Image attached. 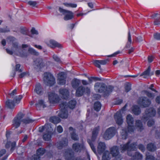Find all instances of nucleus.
Returning <instances> with one entry per match:
<instances>
[{"mask_svg":"<svg viewBox=\"0 0 160 160\" xmlns=\"http://www.w3.org/2000/svg\"><path fill=\"white\" fill-rule=\"evenodd\" d=\"M148 149L150 151H154L156 149V147L152 143L149 144L147 146Z\"/></svg>","mask_w":160,"mask_h":160,"instance_id":"obj_43","label":"nucleus"},{"mask_svg":"<svg viewBox=\"0 0 160 160\" xmlns=\"http://www.w3.org/2000/svg\"><path fill=\"white\" fill-rule=\"evenodd\" d=\"M17 90L16 89L14 90L11 93H10V95L11 97H12L15 94H16Z\"/></svg>","mask_w":160,"mask_h":160,"instance_id":"obj_63","label":"nucleus"},{"mask_svg":"<svg viewBox=\"0 0 160 160\" xmlns=\"http://www.w3.org/2000/svg\"><path fill=\"white\" fill-rule=\"evenodd\" d=\"M28 4L33 7L35 6L37 4V3L35 1H30L28 2Z\"/></svg>","mask_w":160,"mask_h":160,"instance_id":"obj_55","label":"nucleus"},{"mask_svg":"<svg viewBox=\"0 0 160 160\" xmlns=\"http://www.w3.org/2000/svg\"><path fill=\"white\" fill-rule=\"evenodd\" d=\"M12 50L8 49H6V50L7 53L10 55L13 54L19 55L22 56V55L20 52V49L18 47L17 43H14L12 44Z\"/></svg>","mask_w":160,"mask_h":160,"instance_id":"obj_8","label":"nucleus"},{"mask_svg":"<svg viewBox=\"0 0 160 160\" xmlns=\"http://www.w3.org/2000/svg\"><path fill=\"white\" fill-rule=\"evenodd\" d=\"M130 142H128L127 144H125L122 145H121V150L122 152H124L126 150H127L128 152V154L129 156H132V155L130 154L129 152V151H133L135 150L136 146V144L135 143H133L130 146H129Z\"/></svg>","mask_w":160,"mask_h":160,"instance_id":"obj_7","label":"nucleus"},{"mask_svg":"<svg viewBox=\"0 0 160 160\" xmlns=\"http://www.w3.org/2000/svg\"><path fill=\"white\" fill-rule=\"evenodd\" d=\"M23 114L22 113L19 114L18 116L14 118L12 122V124L14 127L17 128L18 127L21 121H22V118Z\"/></svg>","mask_w":160,"mask_h":160,"instance_id":"obj_15","label":"nucleus"},{"mask_svg":"<svg viewBox=\"0 0 160 160\" xmlns=\"http://www.w3.org/2000/svg\"><path fill=\"white\" fill-rule=\"evenodd\" d=\"M22 98V96L21 95H19L18 96H15L14 98L13 102L15 104H18L19 102Z\"/></svg>","mask_w":160,"mask_h":160,"instance_id":"obj_36","label":"nucleus"},{"mask_svg":"<svg viewBox=\"0 0 160 160\" xmlns=\"http://www.w3.org/2000/svg\"><path fill=\"white\" fill-rule=\"evenodd\" d=\"M52 130L51 127H50V128L46 132L44 133L43 135V138L44 140L48 141L50 140Z\"/></svg>","mask_w":160,"mask_h":160,"instance_id":"obj_21","label":"nucleus"},{"mask_svg":"<svg viewBox=\"0 0 160 160\" xmlns=\"http://www.w3.org/2000/svg\"><path fill=\"white\" fill-rule=\"evenodd\" d=\"M67 77L66 74L64 72H61L58 74L57 82L61 85L64 84L66 83V78Z\"/></svg>","mask_w":160,"mask_h":160,"instance_id":"obj_16","label":"nucleus"},{"mask_svg":"<svg viewBox=\"0 0 160 160\" xmlns=\"http://www.w3.org/2000/svg\"><path fill=\"white\" fill-rule=\"evenodd\" d=\"M67 140L66 139L64 141L57 142L56 144V146L58 149H61L63 147L67 146Z\"/></svg>","mask_w":160,"mask_h":160,"instance_id":"obj_23","label":"nucleus"},{"mask_svg":"<svg viewBox=\"0 0 160 160\" xmlns=\"http://www.w3.org/2000/svg\"><path fill=\"white\" fill-rule=\"evenodd\" d=\"M155 114V111L152 108H151L148 110H147L142 117V120L144 122H146L149 119L148 122V125L149 127H151L153 124L154 122L152 119L150 118L154 116Z\"/></svg>","mask_w":160,"mask_h":160,"instance_id":"obj_2","label":"nucleus"},{"mask_svg":"<svg viewBox=\"0 0 160 160\" xmlns=\"http://www.w3.org/2000/svg\"><path fill=\"white\" fill-rule=\"evenodd\" d=\"M110 154L108 151H105L103 154L102 160H109L111 158Z\"/></svg>","mask_w":160,"mask_h":160,"instance_id":"obj_34","label":"nucleus"},{"mask_svg":"<svg viewBox=\"0 0 160 160\" xmlns=\"http://www.w3.org/2000/svg\"><path fill=\"white\" fill-rule=\"evenodd\" d=\"M122 110L118 111L114 115V119L116 123L119 125L122 124L123 122L122 112Z\"/></svg>","mask_w":160,"mask_h":160,"instance_id":"obj_13","label":"nucleus"},{"mask_svg":"<svg viewBox=\"0 0 160 160\" xmlns=\"http://www.w3.org/2000/svg\"><path fill=\"white\" fill-rule=\"evenodd\" d=\"M50 127H51L50 125H45L44 126L40 127L39 128V131L40 132H42L43 130H46L47 131L50 128Z\"/></svg>","mask_w":160,"mask_h":160,"instance_id":"obj_42","label":"nucleus"},{"mask_svg":"<svg viewBox=\"0 0 160 160\" xmlns=\"http://www.w3.org/2000/svg\"><path fill=\"white\" fill-rule=\"evenodd\" d=\"M138 102L140 106L143 107H148L151 104V101L145 97H140Z\"/></svg>","mask_w":160,"mask_h":160,"instance_id":"obj_14","label":"nucleus"},{"mask_svg":"<svg viewBox=\"0 0 160 160\" xmlns=\"http://www.w3.org/2000/svg\"><path fill=\"white\" fill-rule=\"evenodd\" d=\"M95 65L98 68H101L100 63L99 60H96L94 61Z\"/></svg>","mask_w":160,"mask_h":160,"instance_id":"obj_50","label":"nucleus"},{"mask_svg":"<svg viewBox=\"0 0 160 160\" xmlns=\"http://www.w3.org/2000/svg\"><path fill=\"white\" fill-rule=\"evenodd\" d=\"M106 145L104 142H100L98 146V151L99 154H101L105 150Z\"/></svg>","mask_w":160,"mask_h":160,"instance_id":"obj_22","label":"nucleus"},{"mask_svg":"<svg viewBox=\"0 0 160 160\" xmlns=\"http://www.w3.org/2000/svg\"><path fill=\"white\" fill-rule=\"evenodd\" d=\"M53 59L57 62H59L60 61L59 58L56 55H54L53 56Z\"/></svg>","mask_w":160,"mask_h":160,"instance_id":"obj_56","label":"nucleus"},{"mask_svg":"<svg viewBox=\"0 0 160 160\" xmlns=\"http://www.w3.org/2000/svg\"><path fill=\"white\" fill-rule=\"evenodd\" d=\"M69 130L71 134L72 139L74 140H77L78 139V137L74 132V129L72 127H70Z\"/></svg>","mask_w":160,"mask_h":160,"instance_id":"obj_28","label":"nucleus"},{"mask_svg":"<svg viewBox=\"0 0 160 160\" xmlns=\"http://www.w3.org/2000/svg\"><path fill=\"white\" fill-rule=\"evenodd\" d=\"M154 59V57L153 56H148V62L151 63V62Z\"/></svg>","mask_w":160,"mask_h":160,"instance_id":"obj_60","label":"nucleus"},{"mask_svg":"<svg viewBox=\"0 0 160 160\" xmlns=\"http://www.w3.org/2000/svg\"><path fill=\"white\" fill-rule=\"evenodd\" d=\"M34 91L38 94H41L43 91L41 87V85L39 83H38L36 84Z\"/></svg>","mask_w":160,"mask_h":160,"instance_id":"obj_26","label":"nucleus"},{"mask_svg":"<svg viewBox=\"0 0 160 160\" xmlns=\"http://www.w3.org/2000/svg\"><path fill=\"white\" fill-rule=\"evenodd\" d=\"M138 148L140 150L142 151L144 150V148L143 145L142 144L139 145L138 146Z\"/></svg>","mask_w":160,"mask_h":160,"instance_id":"obj_64","label":"nucleus"},{"mask_svg":"<svg viewBox=\"0 0 160 160\" xmlns=\"http://www.w3.org/2000/svg\"><path fill=\"white\" fill-rule=\"evenodd\" d=\"M154 158L153 156L148 155V154H146V160H154Z\"/></svg>","mask_w":160,"mask_h":160,"instance_id":"obj_52","label":"nucleus"},{"mask_svg":"<svg viewBox=\"0 0 160 160\" xmlns=\"http://www.w3.org/2000/svg\"><path fill=\"white\" fill-rule=\"evenodd\" d=\"M133 157L134 159H139L142 158V155L138 152H136L135 154L133 156Z\"/></svg>","mask_w":160,"mask_h":160,"instance_id":"obj_44","label":"nucleus"},{"mask_svg":"<svg viewBox=\"0 0 160 160\" xmlns=\"http://www.w3.org/2000/svg\"><path fill=\"white\" fill-rule=\"evenodd\" d=\"M61 110L58 113L59 116L62 118H67L68 116V112L66 108L68 107L66 102H61L59 104Z\"/></svg>","mask_w":160,"mask_h":160,"instance_id":"obj_4","label":"nucleus"},{"mask_svg":"<svg viewBox=\"0 0 160 160\" xmlns=\"http://www.w3.org/2000/svg\"><path fill=\"white\" fill-rule=\"evenodd\" d=\"M133 112L136 115L139 114L141 112L140 108L137 106H134L132 108Z\"/></svg>","mask_w":160,"mask_h":160,"instance_id":"obj_32","label":"nucleus"},{"mask_svg":"<svg viewBox=\"0 0 160 160\" xmlns=\"http://www.w3.org/2000/svg\"><path fill=\"white\" fill-rule=\"evenodd\" d=\"M132 41L131 40V35H130V32L129 31L128 33V41L126 45V47L127 48H129L132 43Z\"/></svg>","mask_w":160,"mask_h":160,"instance_id":"obj_41","label":"nucleus"},{"mask_svg":"<svg viewBox=\"0 0 160 160\" xmlns=\"http://www.w3.org/2000/svg\"><path fill=\"white\" fill-rule=\"evenodd\" d=\"M22 48L25 50L26 48H28V52L31 54L35 55H38L39 53L36 51L33 48L30 47L29 45L27 44H22Z\"/></svg>","mask_w":160,"mask_h":160,"instance_id":"obj_20","label":"nucleus"},{"mask_svg":"<svg viewBox=\"0 0 160 160\" xmlns=\"http://www.w3.org/2000/svg\"><path fill=\"white\" fill-rule=\"evenodd\" d=\"M6 105L8 108L12 109L14 108L15 104L11 100L8 99L6 102Z\"/></svg>","mask_w":160,"mask_h":160,"instance_id":"obj_24","label":"nucleus"},{"mask_svg":"<svg viewBox=\"0 0 160 160\" xmlns=\"http://www.w3.org/2000/svg\"><path fill=\"white\" fill-rule=\"evenodd\" d=\"M88 143H89L91 147V148H92V150L93 151V152L95 153H96V151H95V149L93 145V144L92 143V142H90V140H88Z\"/></svg>","mask_w":160,"mask_h":160,"instance_id":"obj_53","label":"nucleus"},{"mask_svg":"<svg viewBox=\"0 0 160 160\" xmlns=\"http://www.w3.org/2000/svg\"><path fill=\"white\" fill-rule=\"evenodd\" d=\"M154 37L155 39L160 40V33H156L154 35Z\"/></svg>","mask_w":160,"mask_h":160,"instance_id":"obj_58","label":"nucleus"},{"mask_svg":"<svg viewBox=\"0 0 160 160\" xmlns=\"http://www.w3.org/2000/svg\"><path fill=\"white\" fill-rule=\"evenodd\" d=\"M99 130V127H98L95 128L92 132V140L93 141L96 139V136Z\"/></svg>","mask_w":160,"mask_h":160,"instance_id":"obj_27","label":"nucleus"},{"mask_svg":"<svg viewBox=\"0 0 160 160\" xmlns=\"http://www.w3.org/2000/svg\"><path fill=\"white\" fill-rule=\"evenodd\" d=\"M6 151L5 149H2L0 151V157L2 156L3 154L6 153Z\"/></svg>","mask_w":160,"mask_h":160,"instance_id":"obj_62","label":"nucleus"},{"mask_svg":"<svg viewBox=\"0 0 160 160\" xmlns=\"http://www.w3.org/2000/svg\"><path fill=\"white\" fill-rule=\"evenodd\" d=\"M101 105L99 102H96L95 103L94 105V108L95 110L98 111L101 109Z\"/></svg>","mask_w":160,"mask_h":160,"instance_id":"obj_39","label":"nucleus"},{"mask_svg":"<svg viewBox=\"0 0 160 160\" xmlns=\"http://www.w3.org/2000/svg\"><path fill=\"white\" fill-rule=\"evenodd\" d=\"M46 43L48 46L52 48H54L57 47L61 48H62V46L61 44L54 40H50L47 41Z\"/></svg>","mask_w":160,"mask_h":160,"instance_id":"obj_17","label":"nucleus"},{"mask_svg":"<svg viewBox=\"0 0 160 160\" xmlns=\"http://www.w3.org/2000/svg\"><path fill=\"white\" fill-rule=\"evenodd\" d=\"M36 64L38 67L42 68L45 66V62L42 59H38L37 61Z\"/></svg>","mask_w":160,"mask_h":160,"instance_id":"obj_33","label":"nucleus"},{"mask_svg":"<svg viewBox=\"0 0 160 160\" xmlns=\"http://www.w3.org/2000/svg\"><path fill=\"white\" fill-rule=\"evenodd\" d=\"M117 132V130L115 128H109L106 130L103 137L106 140H109L113 137Z\"/></svg>","mask_w":160,"mask_h":160,"instance_id":"obj_5","label":"nucleus"},{"mask_svg":"<svg viewBox=\"0 0 160 160\" xmlns=\"http://www.w3.org/2000/svg\"><path fill=\"white\" fill-rule=\"evenodd\" d=\"M36 107L39 108L41 107H42L43 108L44 107V104L43 101L42 100H38V102L36 104Z\"/></svg>","mask_w":160,"mask_h":160,"instance_id":"obj_40","label":"nucleus"},{"mask_svg":"<svg viewBox=\"0 0 160 160\" xmlns=\"http://www.w3.org/2000/svg\"><path fill=\"white\" fill-rule=\"evenodd\" d=\"M45 152L44 149L40 148L37 151V155H34L32 157L31 160H40V157L43 155Z\"/></svg>","mask_w":160,"mask_h":160,"instance_id":"obj_19","label":"nucleus"},{"mask_svg":"<svg viewBox=\"0 0 160 160\" xmlns=\"http://www.w3.org/2000/svg\"><path fill=\"white\" fill-rule=\"evenodd\" d=\"M95 90L97 92H104L105 94H108L112 92L113 87L111 86L105 87L104 84L100 83H96L94 86Z\"/></svg>","mask_w":160,"mask_h":160,"instance_id":"obj_3","label":"nucleus"},{"mask_svg":"<svg viewBox=\"0 0 160 160\" xmlns=\"http://www.w3.org/2000/svg\"><path fill=\"white\" fill-rule=\"evenodd\" d=\"M136 126L137 128L139 131H141L143 129V127L142 124L140 120H137L136 121L135 123Z\"/></svg>","mask_w":160,"mask_h":160,"instance_id":"obj_29","label":"nucleus"},{"mask_svg":"<svg viewBox=\"0 0 160 160\" xmlns=\"http://www.w3.org/2000/svg\"><path fill=\"white\" fill-rule=\"evenodd\" d=\"M131 87L130 85L128 83L126 84L125 86V91L127 92H128L131 90Z\"/></svg>","mask_w":160,"mask_h":160,"instance_id":"obj_47","label":"nucleus"},{"mask_svg":"<svg viewBox=\"0 0 160 160\" xmlns=\"http://www.w3.org/2000/svg\"><path fill=\"white\" fill-rule=\"evenodd\" d=\"M48 99L50 102L52 104L58 103L60 100L58 95L53 92L48 93Z\"/></svg>","mask_w":160,"mask_h":160,"instance_id":"obj_9","label":"nucleus"},{"mask_svg":"<svg viewBox=\"0 0 160 160\" xmlns=\"http://www.w3.org/2000/svg\"><path fill=\"white\" fill-rule=\"evenodd\" d=\"M90 92V89L88 88H85L82 86H80L77 90L76 95L78 97L81 96L84 93L89 94Z\"/></svg>","mask_w":160,"mask_h":160,"instance_id":"obj_12","label":"nucleus"},{"mask_svg":"<svg viewBox=\"0 0 160 160\" xmlns=\"http://www.w3.org/2000/svg\"><path fill=\"white\" fill-rule=\"evenodd\" d=\"M28 75V72H23L19 74V77L20 78H22Z\"/></svg>","mask_w":160,"mask_h":160,"instance_id":"obj_51","label":"nucleus"},{"mask_svg":"<svg viewBox=\"0 0 160 160\" xmlns=\"http://www.w3.org/2000/svg\"><path fill=\"white\" fill-rule=\"evenodd\" d=\"M59 11L64 15V19L65 20L71 19L73 17V14L70 11L65 10L61 8H59Z\"/></svg>","mask_w":160,"mask_h":160,"instance_id":"obj_11","label":"nucleus"},{"mask_svg":"<svg viewBox=\"0 0 160 160\" xmlns=\"http://www.w3.org/2000/svg\"><path fill=\"white\" fill-rule=\"evenodd\" d=\"M10 145L11 146V150L13 151L15 148L16 146V143L15 142L11 143L10 142H8L6 145L7 148H8L10 147Z\"/></svg>","mask_w":160,"mask_h":160,"instance_id":"obj_35","label":"nucleus"},{"mask_svg":"<svg viewBox=\"0 0 160 160\" xmlns=\"http://www.w3.org/2000/svg\"><path fill=\"white\" fill-rule=\"evenodd\" d=\"M57 130L58 132L61 133L63 131V129L61 126H58L57 127Z\"/></svg>","mask_w":160,"mask_h":160,"instance_id":"obj_54","label":"nucleus"},{"mask_svg":"<svg viewBox=\"0 0 160 160\" xmlns=\"http://www.w3.org/2000/svg\"><path fill=\"white\" fill-rule=\"evenodd\" d=\"M150 68L149 67L148 68V69L145 71L142 74V76H144V78H146L148 76H150L153 74V72H152L150 73Z\"/></svg>","mask_w":160,"mask_h":160,"instance_id":"obj_25","label":"nucleus"},{"mask_svg":"<svg viewBox=\"0 0 160 160\" xmlns=\"http://www.w3.org/2000/svg\"><path fill=\"white\" fill-rule=\"evenodd\" d=\"M82 84L84 85H87L89 84L90 83L88 82L87 81L85 80H82Z\"/></svg>","mask_w":160,"mask_h":160,"instance_id":"obj_61","label":"nucleus"},{"mask_svg":"<svg viewBox=\"0 0 160 160\" xmlns=\"http://www.w3.org/2000/svg\"><path fill=\"white\" fill-rule=\"evenodd\" d=\"M72 148L75 152L79 153L85 151L87 153L83 143H75L72 145Z\"/></svg>","mask_w":160,"mask_h":160,"instance_id":"obj_10","label":"nucleus"},{"mask_svg":"<svg viewBox=\"0 0 160 160\" xmlns=\"http://www.w3.org/2000/svg\"><path fill=\"white\" fill-rule=\"evenodd\" d=\"M76 104V101L74 100H71L68 103V106L71 109H73L74 108Z\"/></svg>","mask_w":160,"mask_h":160,"instance_id":"obj_38","label":"nucleus"},{"mask_svg":"<svg viewBox=\"0 0 160 160\" xmlns=\"http://www.w3.org/2000/svg\"><path fill=\"white\" fill-rule=\"evenodd\" d=\"M126 121L128 125V132L124 129H122L121 131V136L123 139H126L128 136V132L131 133L134 130V128L133 125L134 123V118L132 116L129 114L126 117Z\"/></svg>","mask_w":160,"mask_h":160,"instance_id":"obj_1","label":"nucleus"},{"mask_svg":"<svg viewBox=\"0 0 160 160\" xmlns=\"http://www.w3.org/2000/svg\"><path fill=\"white\" fill-rule=\"evenodd\" d=\"M20 65L19 64H17L16 65L15 70L19 72H21L22 71L21 68H20Z\"/></svg>","mask_w":160,"mask_h":160,"instance_id":"obj_49","label":"nucleus"},{"mask_svg":"<svg viewBox=\"0 0 160 160\" xmlns=\"http://www.w3.org/2000/svg\"><path fill=\"white\" fill-rule=\"evenodd\" d=\"M50 121L54 123H57L59 122L60 121V119L58 117H52L50 118Z\"/></svg>","mask_w":160,"mask_h":160,"instance_id":"obj_37","label":"nucleus"},{"mask_svg":"<svg viewBox=\"0 0 160 160\" xmlns=\"http://www.w3.org/2000/svg\"><path fill=\"white\" fill-rule=\"evenodd\" d=\"M59 93L64 98H67L68 95V91L66 89H61L59 90Z\"/></svg>","mask_w":160,"mask_h":160,"instance_id":"obj_31","label":"nucleus"},{"mask_svg":"<svg viewBox=\"0 0 160 160\" xmlns=\"http://www.w3.org/2000/svg\"><path fill=\"white\" fill-rule=\"evenodd\" d=\"M108 61V60L107 59L104 60H99L100 64L102 65H104L106 64L107 63Z\"/></svg>","mask_w":160,"mask_h":160,"instance_id":"obj_57","label":"nucleus"},{"mask_svg":"<svg viewBox=\"0 0 160 160\" xmlns=\"http://www.w3.org/2000/svg\"><path fill=\"white\" fill-rule=\"evenodd\" d=\"M144 92L149 98H153L155 96L154 94L148 91H145Z\"/></svg>","mask_w":160,"mask_h":160,"instance_id":"obj_45","label":"nucleus"},{"mask_svg":"<svg viewBox=\"0 0 160 160\" xmlns=\"http://www.w3.org/2000/svg\"><path fill=\"white\" fill-rule=\"evenodd\" d=\"M80 83L81 82L79 80L75 79L72 81V85L73 88H76L79 85Z\"/></svg>","mask_w":160,"mask_h":160,"instance_id":"obj_30","label":"nucleus"},{"mask_svg":"<svg viewBox=\"0 0 160 160\" xmlns=\"http://www.w3.org/2000/svg\"><path fill=\"white\" fill-rule=\"evenodd\" d=\"M22 122L24 123L27 124L32 122L33 121L29 118H27L22 120Z\"/></svg>","mask_w":160,"mask_h":160,"instance_id":"obj_46","label":"nucleus"},{"mask_svg":"<svg viewBox=\"0 0 160 160\" xmlns=\"http://www.w3.org/2000/svg\"><path fill=\"white\" fill-rule=\"evenodd\" d=\"M111 154L113 157H116L115 158V160H121V156H118L119 154L118 149L116 146L112 147L111 150Z\"/></svg>","mask_w":160,"mask_h":160,"instance_id":"obj_18","label":"nucleus"},{"mask_svg":"<svg viewBox=\"0 0 160 160\" xmlns=\"http://www.w3.org/2000/svg\"><path fill=\"white\" fill-rule=\"evenodd\" d=\"M31 32L33 34H38L37 31L34 28H32L31 30Z\"/></svg>","mask_w":160,"mask_h":160,"instance_id":"obj_59","label":"nucleus"},{"mask_svg":"<svg viewBox=\"0 0 160 160\" xmlns=\"http://www.w3.org/2000/svg\"><path fill=\"white\" fill-rule=\"evenodd\" d=\"M67 7H71L72 8H76L77 6V5L76 4L74 3H65L64 4Z\"/></svg>","mask_w":160,"mask_h":160,"instance_id":"obj_48","label":"nucleus"},{"mask_svg":"<svg viewBox=\"0 0 160 160\" xmlns=\"http://www.w3.org/2000/svg\"><path fill=\"white\" fill-rule=\"evenodd\" d=\"M43 80L45 83L48 85L52 86L55 82V79L50 73H45L44 75Z\"/></svg>","mask_w":160,"mask_h":160,"instance_id":"obj_6","label":"nucleus"}]
</instances>
